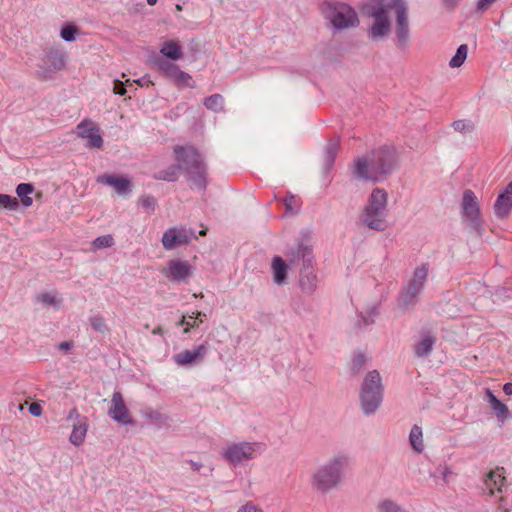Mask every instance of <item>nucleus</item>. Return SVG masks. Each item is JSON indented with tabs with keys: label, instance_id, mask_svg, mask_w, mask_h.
<instances>
[{
	"label": "nucleus",
	"instance_id": "45",
	"mask_svg": "<svg viewBox=\"0 0 512 512\" xmlns=\"http://www.w3.org/2000/svg\"><path fill=\"white\" fill-rule=\"evenodd\" d=\"M237 512H263L262 509L255 506L252 502H247Z\"/></svg>",
	"mask_w": 512,
	"mask_h": 512
},
{
	"label": "nucleus",
	"instance_id": "24",
	"mask_svg": "<svg viewBox=\"0 0 512 512\" xmlns=\"http://www.w3.org/2000/svg\"><path fill=\"white\" fill-rule=\"evenodd\" d=\"M252 452L247 450H223V458L234 465L252 459Z\"/></svg>",
	"mask_w": 512,
	"mask_h": 512
},
{
	"label": "nucleus",
	"instance_id": "53",
	"mask_svg": "<svg viewBox=\"0 0 512 512\" xmlns=\"http://www.w3.org/2000/svg\"><path fill=\"white\" fill-rule=\"evenodd\" d=\"M229 448H239V449H242V448H251V447H250L249 443L241 442V443L233 444Z\"/></svg>",
	"mask_w": 512,
	"mask_h": 512
},
{
	"label": "nucleus",
	"instance_id": "35",
	"mask_svg": "<svg viewBox=\"0 0 512 512\" xmlns=\"http://www.w3.org/2000/svg\"><path fill=\"white\" fill-rule=\"evenodd\" d=\"M79 34V29L74 24L67 23L60 30V37L66 42L74 41Z\"/></svg>",
	"mask_w": 512,
	"mask_h": 512
},
{
	"label": "nucleus",
	"instance_id": "12",
	"mask_svg": "<svg viewBox=\"0 0 512 512\" xmlns=\"http://www.w3.org/2000/svg\"><path fill=\"white\" fill-rule=\"evenodd\" d=\"M193 239H197L194 230L185 227H172L163 233L161 242L166 250H173L178 246L188 244Z\"/></svg>",
	"mask_w": 512,
	"mask_h": 512
},
{
	"label": "nucleus",
	"instance_id": "3",
	"mask_svg": "<svg viewBox=\"0 0 512 512\" xmlns=\"http://www.w3.org/2000/svg\"><path fill=\"white\" fill-rule=\"evenodd\" d=\"M175 159L180 163L186 180L191 189L205 190L207 186V171L204 161L198 151L192 146H175Z\"/></svg>",
	"mask_w": 512,
	"mask_h": 512
},
{
	"label": "nucleus",
	"instance_id": "48",
	"mask_svg": "<svg viewBox=\"0 0 512 512\" xmlns=\"http://www.w3.org/2000/svg\"><path fill=\"white\" fill-rule=\"evenodd\" d=\"M29 412L33 415V416H40L41 415V412H42V408L39 404H36V403H33L30 405L29 407Z\"/></svg>",
	"mask_w": 512,
	"mask_h": 512
},
{
	"label": "nucleus",
	"instance_id": "7",
	"mask_svg": "<svg viewBox=\"0 0 512 512\" xmlns=\"http://www.w3.org/2000/svg\"><path fill=\"white\" fill-rule=\"evenodd\" d=\"M429 276V264L423 263L416 267L411 278L401 290L399 306L403 309L413 307L423 292Z\"/></svg>",
	"mask_w": 512,
	"mask_h": 512
},
{
	"label": "nucleus",
	"instance_id": "56",
	"mask_svg": "<svg viewBox=\"0 0 512 512\" xmlns=\"http://www.w3.org/2000/svg\"><path fill=\"white\" fill-rule=\"evenodd\" d=\"M285 205H286V207H287V209H288V210H291V201H290V200L288 201V200L286 199V200H285Z\"/></svg>",
	"mask_w": 512,
	"mask_h": 512
},
{
	"label": "nucleus",
	"instance_id": "29",
	"mask_svg": "<svg viewBox=\"0 0 512 512\" xmlns=\"http://www.w3.org/2000/svg\"><path fill=\"white\" fill-rule=\"evenodd\" d=\"M180 170H181L180 163L177 162V165H170L166 169L158 171L155 174V178L158 180L174 182L178 179V172Z\"/></svg>",
	"mask_w": 512,
	"mask_h": 512
},
{
	"label": "nucleus",
	"instance_id": "36",
	"mask_svg": "<svg viewBox=\"0 0 512 512\" xmlns=\"http://www.w3.org/2000/svg\"><path fill=\"white\" fill-rule=\"evenodd\" d=\"M378 512H408L397 502L391 499H384L377 506Z\"/></svg>",
	"mask_w": 512,
	"mask_h": 512
},
{
	"label": "nucleus",
	"instance_id": "2",
	"mask_svg": "<svg viewBox=\"0 0 512 512\" xmlns=\"http://www.w3.org/2000/svg\"><path fill=\"white\" fill-rule=\"evenodd\" d=\"M351 458L338 453L318 466L311 476V488L321 494L338 490L351 466Z\"/></svg>",
	"mask_w": 512,
	"mask_h": 512
},
{
	"label": "nucleus",
	"instance_id": "51",
	"mask_svg": "<svg viewBox=\"0 0 512 512\" xmlns=\"http://www.w3.org/2000/svg\"><path fill=\"white\" fill-rule=\"evenodd\" d=\"M72 347H73V342H71V341H63V342L59 343V345H58L59 350L65 351V352L69 351Z\"/></svg>",
	"mask_w": 512,
	"mask_h": 512
},
{
	"label": "nucleus",
	"instance_id": "31",
	"mask_svg": "<svg viewBox=\"0 0 512 512\" xmlns=\"http://www.w3.org/2000/svg\"><path fill=\"white\" fill-rule=\"evenodd\" d=\"M504 468H497L495 471H490L487 475L485 483L488 487L494 484L498 491H501V486L504 485L505 477L503 475Z\"/></svg>",
	"mask_w": 512,
	"mask_h": 512
},
{
	"label": "nucleus",
	"instance_id": "52",
	"mask_svg": "<svg viewBox=\"0 0 512 512\" xmlns=\"http://www.w3.org/2000/svg\"><path fill=\"white\" fill-rule=\"evenodd\" d=\"M503 392L508 396L512 395V383L511 382H507L503 385Z\"/></svg>",
	"mask_w": 512,
	"mask_h": 512
},
{
	"label": "nucleus",
	"instance_id": "38",
	"mask_svg": "<svg viewBox=\"0 0 512 512\" xmlns=\"http://www.w3.org/2000/svg\"><path fill=\"white\" fill-rule=\"evenodd\" d=\"M143 415L145 418L150 420L151 422L155 423L156 425H163L167 422V417L164 416L161 412L158 410H154L152 408H147L143 411Z\"/></svg>",
	"mask_w": 512,
	"mask_h": 512
},
{
	"label": "nucleus",
	"instance_id": "11",
	"mask_svg": "<svg viewBox=\"0 0 512 512\" xmlns=\"http://www.w3.org/2000/svg\"><path fill=\"white\" fill-rule=\"evenodd\" d=\"M461 214L469 226L479 231L482 227L480 204L475 193L466 189L462 195Z\"/></svg>",
	"mask_w": 512,
	"mask_h": 512
},
{
	"label": "nucleus",
	"instance_id": "37",
	"mask_svg": "<svg viewBox=\"0 0 512 512\" xmlns=\"http://www.w3.org/2000/svg\"><path fill=\"white\" fill-rule=\"evenodd\" d=\"M138 205L147 213L153 214L157 206V201L152 195H143L138 198Z\"/></svg>",
	"mask_w": 512,
	"mask_h": 512
},
{
	"label": "nucleus",
	"instance_id": "59",
	"mask_svg": "<svg viewBox=\"0 0 512 512\" xmlns=\"http://www.w3.org/2000/svg\"><path fill=\"white\" fill-rule=\"evenodd\" d=\"M199 235H201V236H204V235H206V229H204V230H201V231L199 232Z\"/></svg>",
	"mask_w": 512,
	"mask_h": 512
},
{
	"label": "nucleus",
	"instance_id": "60",
	"mask_svg": "<svg viewBox=\"0 0 512 512\" xmlns=\"http://www.w3.org/2000/svg\"><path fill=\"white\" fill-rule=\"evenodd\" d=\"M446 3L453 4L456 0H444Z\"/></svg>",
	"mask_w": 512,
	"mask_h": 512
},
{
	"label": "nucleus",
	"instance_id": "26",
	"mask_svg": "<svg viewBox=\"0 0 512 512\" xmlns=\"http://www.w3.org/2000/svg\"><path fill=\"white\" fill-rule=\"evenodd\" d=\"M87 433V423L85 420L79 421L73 426V430L70 435V441L73 445L79 446L83 443Z\"/></svg>",
	"mask_w": 512,
	"mask_h": 512
},
{
	"label": "nucleus",
	"instance_id": "47",
	"mask_svg": "<svg viewBox=\"0 0 512 512\" xmlns=\"http://www.w3.org/2000/svg\"><path fill=\"white\" fill-rule=\"evenodd\" d=\"M437 471L440 473L441 477H442V480L445 482V483H448L449 482V475L452 473L450 468L447 467V466H444V467H439L437 469Z\"/></svg>",
	"mask_w": 512,
	"mask_h": 512
},
{
	"label": "nucleus",
	"instance_id": "18",
	"mask_svg": "<svg viewBox=\"0 0 512 512\" xmlns=\"http://www.w3.org/2000/svg\"><path fill=\"white\" fill-rule=\"evenodd\" d=\"M497 218L505 219L512 210V180L501 190L493 205Z\"/></svg>",
	"mask_w": 512,
	"mask_h": 512
},
{
	"label": "nucleus",
	"instance_id": "42",
	"mask_svg": "<svg viewBox=\"0 0 512 512\" xmlns=\"http://www.w3.org/2000/svg\"><path fill=\"white\" fill-rule=\"evenodd\" d=\"M0 206L4 209L15 211L19 208L17 198L7 194H0Z\"/></svg>",
	"mask_w": 512,
	"mask_h": 512
},
{
	"label": "nucleus",
	"instance_id": "50",
	"mask_svg": "<svg viewBox=\"0 0 512 512\" xmlns=\"http://www.w3.org/2000/svg\"><path fill=\"white\" fill-rule=\"evenodd\" d=\"M496 0H479L478 1V9L485 10L487 9L492 3H494Z\"/></svg>",
	"mask_w": 512,
	"mask_h": 512
},
{
	"label": "nucleus",
	"instance_id": "15",
	"mask_svg": "<svg viewBox=\"0 0 512 512\" xmlns=\"http://www.w3.org/2000/svg\"><path fill=\"white\" fill-rule=\"evenodd\" d=\"M78 137L86 140V147L100 149L103 138L99 127L90 119L82 120L76 127Z\"/></svg>",
	"mask_w": 512,
	"mask_h": 512
},
{
	"label": "nucleus",
	"instance_id": "21",
	"mask_svg": "<svg viewBox=\"0 0 512 512\" xmlns=\"http://www.w3.org/2000/svg\"><path fill=\"white\" fill-rule=\"evenodd\" d=\"M271 270L276 285L283 286L287 283L288 265L280 256L273 257Z\"/></svg>",
	"mask_w": 512,
	"mask_h": 512
},
{
	"label": "nucleus",
	"instance_id": "34",
	"mask_svg": "<svg viewBox=\"0 0 512 512\" xmlns=\"http://www.w3.org/2000/svg\"><path fill=\"white\" fill-rule=\"evenodd\" d=\"M201 316H206L202 312H192L191 314H188L186 316H183L180 320V325H185L184 333H189L190 329L193 327H197L199 325L198 319Z\"/></svg>",
	"mask_w": 512,
	"mask_h": 512
},
{
	"label": "nucleus",
	"instance_id": "14",
	"mask_svg": "<svg viewBox=\"0 0 512 512\" xmlns=\"http://www.w3.org/2000/svg\"><path fill=\"white\" fill-rule=\"evenodd\" d=\"M65 65V54L58 49H49L41 59L40 74L44 78H50L53 74L64 69Z\"/></svg>",
	"mask_w": 512,
	"mask_h": 512
},
{
	"label": "nucleus",
	"instance_id": "19",
	"mask_svg": "<svg viewBox=\"0 0 512 512\" xmlns=\"http://www.w3.org/2000/svg\"><path fill=\"white\" fill-rule=\"evenodd\" d=\"M97 182L111 186L119 195H126L131 191V182L123 176L103 174L98 176Z\"/></svg>",
	"mask_w": 512,
	"mask_h": 512
},
{
	"label": "nucleus",
	"instance_id": "28",
	"mask_svg": "<svg viewBox=\"0 0 512 512\" xmlns=\"http://www.w3.org/2000/svg\"><path fill=\"white\" fill-rule=\"evenodd\" d=\"M160 53L172 60H178L182 57L181 46L174 41L165 42L160 49Z\"/></svg>",
	"mask_w": 512,
	"mask_h": 512
},
{
	"label": "nucleus",
	"instance_id": "32",
	"mask_svg": "<svg viewBox=\"0 0 512 512\" xmlns=\"http://www.w3.org/2000/svg\"><path fill=\"white\" fill-rule=\"evenodd\" d=\"M203 104L208 110L220 112L223 110L224 98L220 94H213L204 98Z\"/></svg>",
	"mask_w": 512,
	"mask_h": 512
},
{
	"label": "nucleus",
	"instance_id": "5",
	"mask_svg": "<svg viewBox=\"0 0 512 512\" xmlns=\"http://www.w3.org/2000/svg\"><path fill=\"white\" fill-rule=\"evenodd\" d=\"M384 387L377 370L369 371L361 385L360 404L365 415L374 414L383 400Z\"/></svg>",
	"mask_w": 512,
	"mask_h": 512
},
{
	"label": "nucleus",
	"instance_id": "55",
	"mask_svg": "<svg viewBox=\"0 0 512 512\" xmlns=\"http://www.w3.org/2000/svg\"><path fill=\"white\" fill-rule=\"evenodd\" d=\"M192 468L198 471L201 467V464L191 461Z\"/></svg>",
	"mask_w": 512,
	"mask_h": 512
},
{
	"label": "nucleus",
	"instance_id": "27",
	"mask_svg": "<svg viewBox=\"0 0 512 512\" xmlns=\"http://www.w3.org/2000/svg\"><path fill=\"white\" fill-rule=\"evenodd\" d=\"M36 300L42 305L59 309L62 304V299L54 292H43L36 296Z\"/></svg>",
	"mask_w": 512,
	"mask_h": 512
},
{
	"label": "nucleus",
	"instance_id": "39",
	"mask_svg": "<svg viewBox=\"0 0 512 512\" xmlns=\"http://www.w3.org/2000/svg\"><path fill=\"white\" fill-rule=\"evenodd\" d=\"M115 244L114 238L110 234L102 235L95 238L92 242L93 250L110 248Z\"/></svg>",
	"mask_w": 512,
	"mask_h": 512
},
{
	"label": "nucleus",
	"instance_id": "46",
	"mask_svg": "<svg viewBox=\"0 0 512 512\" xmlns=\"http://www.w3.org/2000/svg\"><path fill=\"white\" fill-rule=\"evenodd\" d=\"M114 93L118 95H124L126 93L125 85L122 81L116 80L114 82Z\"/></svg>",
	"mask_w": 512,
	"mask_h": 512
},
{
	"label": "nucleus",
	"instance_id": "9",
	"mask_svg": "<svg viewBox=\"0 0 512 512\" xmlns=\"http://www.w3.org/2000/svg\"><path fill=\"white\" fill-rule=\"evenodd\" d=\"M287 256L292 264L298 262L300 259L303 261V266L306 270L300 273V287L304 292H313L317 286V277L312 270L308 269L312 263V249L303 243H299L296 248L291 249L287 253Z\"/></svg>",
	"mask_w": 512,
	"mask_h": 512
},
{
	"label": "nucleus",
	"instance_id": "1",
	"mask_svg": "<svg viewBox=\"0 0 512 512\" xmlns=\"http://www.w3.org/2000/svg\"><path fill=\"white\" fill-rule=\"evenodd\" d=\"M397 165L394 147L382 146L354 160L353 175L360 180L380 182L392 173Z\"/></svg>",
	"mask_w": 512,
	"mask_h": 512
},
{
	"label": "nucleus",
	"instance_id": "41",
	"mask_svg": "<svg viewBox=\"0 0 512 512\" xmlns=\"http://www.w3.org/2000/svg\"><path fill=\"white\" fill-rule=\"evenodd\" d=\"M452 127L455 131L462 134L471 133L474 130V123L468 119L456 120L452 123Z\"/></svg>",
	"mask_w": 512,
	"mask_h": 512
},
{
	"label": "nucleus",
	"instance_id": "10",
	"mask_svg": "<svg viewBox=\"0 0 512 512\" xmlns=\"http://www.w3.org/2000/svg\"><path fill=\"white\" fill-rule=\"evenodd\" d=\"M392 3L396 14L394 43L399 49L404 50L408 48L410 39L408 6L405 0H392Z\"/></svg>",
	"mask_w": 512,
	"mask_h": 512
},
{
	"label": "nucleus",
	"instance_id": "25",
	"mask_svg": "<svg viewBox=\"0 0 512 512\" xmlns=\"http://www.w3.org/2000/svg\"><path fill=\"white\" fill-rule=\"evenodd\" d=\"M34 192V186L31 183H20L16 187V194L24 207H30L33 204L31 194Z\"/></svg>",
	"mask_w": 512,
	"mask_h": 512
},
{
	"label": "nucleus",
	"instance_id": "17",
	"mask_svg": "<svg viewBox=\"0 0 512 512\" xmlns=\"http://www.w3.org/2000/svg\"><path fill=\"white\" fill-rule=\"evenodd\" d=\"M208 345L201 344L192 350H183L173 356L174 362L178 366H187L201 363L207 354Z\"/></svg>",
	"mask_w": 512,
	"mask_h": 512
},
{
	"label": "nucleus",
	"instance_id": "6",
	"mask_svg": "<svg viewBox=\"0 0 512 512\" xmlns=\"http://www.w3.org/2000/svg\"><path fill=\"white\" fill-rule=\"evenodd\" d=\"M393 7L392 0H371L366 5V14L373 18V24L367 30L368 37L372 40H381L387 36L391 28L389 10Z\"/></svg>",
	"mask_w": 512,
	"mask_h": 512
},
{
	"label": "nucleus",
	"instance_id": "58",
	"mask_svg": "<svg viewBox=\"0 0 512 512\" xmlns=\"http://www.w3.org/2000/svg\"><path fill=\"white\" fill-rule=\"evenodd\" d=\"M158 0H147V3L150 5V6H153L157 3Z\"/></svg>",
	"mask_w": 512,
	"mask_h": 512
},
{
	"label": "nucleus",
	"instance_id": "44",
	"mask_svg": "<svg viewBox=\"0 0 512 512\" xmlns=\"http://www.w3.org/2000/svg\"><path fill=\"white\" fill-rule=\"evenodd\" d=\"M190 79H191V76L188 73L182 71L180 68L178 69L175 76L172 78V80H174L175 83L178 85H180V84L189 85Z\"/></svg>",
	"mask_w": 512,
	"mask_h": 512
},
{
	"label": "nucleus",
	"instance_id": "54",
	"mask_svg": "<svg viewBox=\"0 0 512 512\" xmlns=\"http://www.w3.org/2000/svg\"><path fill=\"white\" fill-rule=\"evenodd\" d=\"M135 82H136L137 84H139L140 86H144V85H145L146 83H148L149 81H148L147 77H146V76H144V77H142V78H140V79L136 80Z\"/></svg>",
	"mask_w": 512,
	"mask_h": 512
},
{
	"label": "nucleus",
	"instance_id": "13",
	"mask_svg": "<svg viewBox=\"0 0 512 512\" xmlns=\"http://www.w3.org/2000/svg\"><path fill=\"white\" fill-rule=\"evenodd\" d=\"M194 267L186 260H170L163 270L164 276L174 283H186L192 277Z\"/></svg>",
	"mask_w": 512,
	"mask_h": 512
},
{
	"label": "nucleus",
	"instance_id": "16",
	"mask_svg": "<svg viewBox=\"0 0 512 512\" xmlns=\"http://www.w3.org/2000/svg\"><path fill=\"white\" fill-rule=\"evenodd\" d=\"M108 415L114 421L122 425H128L133 422L129 410L124 403V399L121 392L115 391L112 394L111 404L108 409Z\"/></svg>",
	"mask_w": 512,
	"mask_h": 512
},
{
	"label": "nucleus",
	"instance_id": "49",
	"mask_svg": "<svg viewBox=\"0 0 512 512\" xmlns=\"http://www.w3.org/2000/svg\"><path fill=\"white\" fill-rule=\"evenodd\" d=\"M376 315H377V311L374 308L371 310V312L369 313V315L367 317H363L364 324L365 325L372 324L374 322V318Z\"/></svg>",
	"mask_w": 512,
	"mask_h": 512
},
{
	"label": "nucleus",
	"instance_id": "40",
	"mask_svg": "<svg viewBox=\"0 0 512 512\" xmlns=\"http://www.w3.org/2000/svg\"><path fill=\"white\" fill-rule=\"evenodd\" d=\"M423 433L422 429L418 425H414L411 428L410 434H409V441L412 446V448H420L423 444Z\"/></svg>",
	"mask_w": 512,
	"mask_h": 512
},
{
	"label": "nucleus",
	"instance_id": "22",
	"mask_svg": "<svg viewBox=\"0 0 512 512\" xmlns=\"http://www.w3.org/2000/svg\"><path fill=\"white\" fill-rule=\"evenodd\" d=\"M435 343V336L430 333L423 334L421 339L416 342L413 347L414 354L420 358L428 356L432 352Z\"/></svg>",
	"mask_w": 512,
	"mask_h": 512
},
{
	"label": "nucleus",
	"instance_id": "23",
	"mask_svg": "<svg viewBox=\"0 0 512 512\" xmlns=\"http://www.w3.org/2000/svg\"><path fill=\"white\" fill-rule=\"evenodd\" d=\"M340 146V140L339 138L332 139L328 142L327 146L324 150V156H323V167L325 172L330 171L332 168L336 155L338 153Z\"/></svg>",
	"mask_w": 512,
	"mask_h": 512
},
{
	"label": "nucleus",
	"instance_id": "30",
	"mask_svg": "<svg viewBox=\"0 0 512 512\" xmlns=\"http://www.w3.org/2000/svg\"><path fill=\"white\" fill-rule=\"evenodd\" d=\"M157 69L167 78L172 79L177 73L179 67L164 59H157L155 61Z\"/></svg>",
	"mask_w": 512,
	"mask_h": 512
},
{
	"label": "nucleus",
	"instance_id": "4",
	"mask_svg": "<svg viewBox=\"0 0 512 512\" xmlns=\"http://www.w3.org/2000/svg\"><path fill=\"white\" fill-rule=\"evenodd\" d=\"M387 201L385 190L373 189L361 215V221L366 227L376 231H384L388 227Z\"/></svg>",
	"mask_w": 512,
	"mask_h": 512
},
{
	"label": "nucleus",
	"instance_id": "61",
	"mask_svg": "<svg viewBox=\"0 0 512 512\" xmlns=\"http://www.w3.org/2000/svg\"><path fill=\"white\" fill-rule=\"evenodd\" d=\"M176 8H177L178 10H181V6H180V5H177V6H176Z\"/></svg>",
	"mask_w": 512,
	"mask_h": 512
},
{
	"label": "nucleus",
	"instance_id": "20",
	"mask_svg": "<svg viewBox=\"0 0 512 512\" xmlns=\"http://www.w3.org/2000/svg\"><path fill=\"white\" fill-rule=\"evenodd\" d=\"M485 400L490 404V408L494 412L499 425L502 426L511 417L507 405L501 402L490 389L486 390Z\"/></svg>",
	"mask_w": 512,
	"mask_h": 512
},
{
	"label": "nucleus",
	"instance_id": "33",
	"mask_svg": "<svg viewBox=\"0 0 512 512\" xmlns=\"http://www.w3.org/2000/svg\"><path fill=\"white\" fill-rule=\"evenodd\" d=\"M468 54V46L466 44H461L455 53V55L449 61V66L452 68L460 67L467 58Z\"/></svg>",
	"mask_w": 512,
	"mask_h": 512
},
{
	"label": "nucleus",
	"instance_id": "57",
	"mask_svg": "<svg viewBox=\"0 0 512 512\" xmlns=\"http://www.w3.org/2000/svg\"><path fill=\"white\" fill-rule=\"evenodd\" d=\"M162 332V329L160 327H157L156 329L153 330V334H161Z\"/></svg>",
	"mask_w": 512,
	"mask_h": 512
},
{
	"label": "nucleus",
	"instance_id": "43",
	"mask_svg": "<svg viewBox=\"0 0 512 512\" xmlns=\"http://www.w3.org/2000/svg\"><path fill=\"white\" fill-rule=\"evenodd\" d=\"M89 323L92 329L98 333H105L108 331L107 324L102 316L95 315L90 317Z\"/></svg>",
	"mask_w": 512,
	"mask_h": 512
},
{
	"label": "nucleus",
	"instance_id": "8",
	"mask_svg": "<svg viewBox=\"0 0 512 512\" xmlns=\"http://www.w3.org/2000/svg\"><path fill=\"white\" fill-rule=\"evenodd\" d=\"M323 14L333 29L338 31L359 25L357 12L352 6L344 2L328 3L323 9Z\"/></svg>",
	"mask_w": 512,
	"mask_h": 512
}]
</instances>
